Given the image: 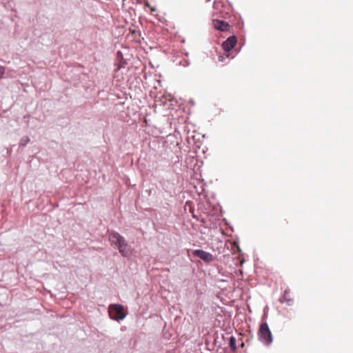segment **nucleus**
<instances>
[{"label":"nucleus","instance_id":"1","mask_svg":"<svg viewBox=\"0 0 353 353\" xmlns=\"http://www.w3.org/2000/svg\"><path fill=\"white\" fill-rule=\"evenodd\" d=\"M108 238L111 245H114L119 250L122 256L130 257L132 255V248L119 233L112 231L110 232Z\"/></svg>","mask_w":353,"mask_h":353},{"label":"nucleus","instance_id":"2","mask_svg":"<svg viewBox=\"0 0 353 353\" xmlns=\"http://www.w3.org/2000/svg\"><path fill=\"white\" fill-rule=\"evenodd\" d=\"M110 318L112 320L120 321L125 318L128 313L121 304H111L108 307Z\"/></svg>","mask_w":353,"mask_h":353},{"label":"nucleus","instance_id":"3","mask_svg":"<svg viewBox=\"0 0 353 353\" xmlns=\"http://www.w3.org/2000/svg\"><path fill=\"white\" fill-rule=\"evenodd\" d=\"M192 254L205 262H210L213 260V256L203 250H195L193 251Z\"/></svg>","mask_w":353,"mask_h":353},{"label":"nucleus","instance_id":"4","mask_svg":"<svg viewBox=\"0 0 353 353\" xmlns=\"http://www.w3.org/2000/svg\"><path fill=\"white\" fill-rule=\"evenodd\" d=\"M236 43V37L234 36H232L228 38V39L223 43L222 47L223 50L228 53L234 47Z\"/></svg>","mask_w":353,"mask_h":353},{"label":"nucleus","instance_id":"5","mask_svg":"<svg viewBox=\"0 0 353 353\" xmlns=\"http://www.w3.org/2000/svg\"><path fill=\"white\" fill-rule=\"evenodd\" d=\"M212 25L215 29L222 32L228 30L229 28L228 23L221 20H214L212 21Z\"/></svg>","mask_w":353,"mask_h":353},{"label":"nucleus","instance_id":"6","mask_svg":"<svg viewBox=\"0 0 353 353\" xmlns=\"http://www.w3.org/2000/svg\"><path fill=\"white\" fill-rule=\"evenodd\" d=\"M259 334L260 340L265 341V322H261Z\"/></svg>","mask_w":353,"mask_h":353},{"label":"nucleus","instance_id":"7","mask_svg":"<svg viewBox=\"0 0 353 353\" xmlns=\"http://www.w3.org/2000/svg\"><path fill=\"white\" fill-rule=\"evenodd\" d=\"M229 345L232 351L236 349V339L234 336L230 338Z\"/></svg>","mask_w":353,"mask_h":353},{"label":"nucleus","instance_id":"8","mask_svg":"<svg viewBox=\"0 0 353 353\" xmlns=\"http://www.w3.org/2000/svg\"><path fill=\"white\" fill-rule=\"evenodd\" d=\"M30 141V138L28 137H23L21 140H20V142H19V145L21 146H25L28 144V143H29Z\"/></svg>","mask_w":353,"mask_h":353},{"label":"nucleus","instance_id":"9","mask_svg":"<svg viewBox=\"0 0 353 353\" xmlns=\"http://www.w3.org/2000/svg\"><path fill=\"white\" fill-rule=\"evenodd\" d=\"M5 68L3 66H0V79L3 77L5 74Z\"/></svg>","mask_w":353,"mask_h":353},{"label":"nucleus","instance_id":"10","mask_svg":"<svg viewBox=\"0 0 353 353\" xmlns=\"http://www.w3.org/2000/svg\"><path fill=\"white\" fill-rule=\"evenodd\" d=\"M221 3L220 1H215L214 3V7L217 9L219 6V4Z\"/></svg>","mask_w":353,"mask_h":353},{"label":"nucleus","instance_id":"11","mask_svg":"<svg viewBox=\"0 0 353 353\" xmlns=\"http://www.w3.org/2000/svg\"><path fill=\"white\" fill-rule=\"evenodd\" d=\"M190 63L188 61H185V64H184V66L188 65Z\"/></svg>","mask_w":353,"mask_h":353},{"label":"nucleus","instance_id":"12","mask_svg":"<svg viewBox=\"0 0 353 353\" xmlns=\"http://www.w3.org/2000/svg\"><path fill=\"white\" fill-rule=\"evenodd\" d=\"M219 61H223V57H221H221H219Z\"/></svg>","mask_w":353,"mask_h":353}]
</instances>
